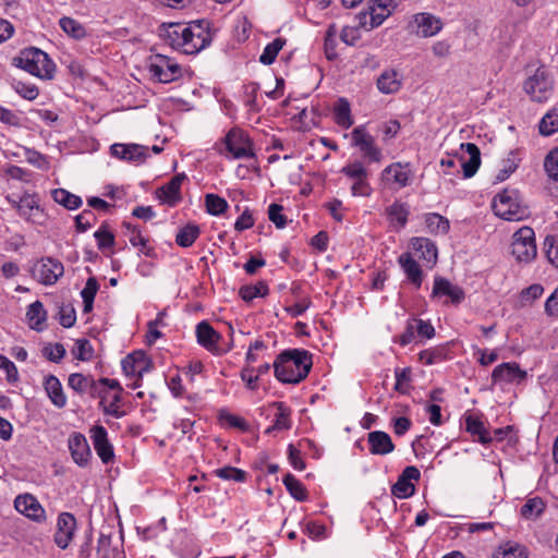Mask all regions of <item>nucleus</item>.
I'll list each match as a JSON object with an SVG mask.
<instances>
[{
    "mask_svg": "<svg viewBox=\"0 0 558 558\" xmlns=\"http://www.w3.org/2000/svg\"><path fill=\"white\" fill-rule=\"evenodd\" d=\"M312 355L305 350H287L274 362L275 377L283 384H299L312 368Z\"/></svg>",
    "mask_w": 558,
    "mask_h": 558,
    "instance_id": "1",
    "label": "nucleus"
},
{
    "mask_svg": "<svg viewBox=\"0 0 558 558\" xmlns=\"http://www.w3.org/2000/svg\"><path fill=\"white\" fill-rule=\"evenodd\" d=\"M13 64L40 80H52L56 64L49 56L35 47L24 49L13 59Z\"/></svg>",
    "mask_w": 558,
    "mask_h": 558,
    "instance_id": "2",
    "label": "nucleus"
},
{
    "mask_svg": "<svg viewBox=\"0 0 558 558\" xmlns=\"http://www.w3.org/2000/svg\"><path fill=\"white\" fill-rule=\"evenodd\" d=\"M217 151L228 159H253L256 157L253 141L246 132L232 128L221 140L215 144Z\"/></svg>",
    "mask_w": 558,
    "mask_h": 558,
    "instance_id": "3",
    "label": "nucleus"
},
{
    "mask_svg": "<svg viewBox=\"0 0 558 558\" xmlns=\"http://www.w3.org/2000/svg\"><path fill=\"white\" fill-rule=\"evenodd\" d=\"M181 35L182 38L177 50L185 54H195L211 43L209 22L206 20H196L187 23Z\"/></svg>",
    "mask_w": 558,
    "mask_h": 558,
    "instance_id": "4",
    "label": "nucleus"
},
{
    "mask_svg": "<svg viewBox=\"0 0 558 558\" xmlns=\"http://www.w3.org/2000/svg\"><path fill=\"white\" fill-rule=\"evenodd\" d=\"M492 207L496 216L508 221H519L527 215L526 208L520 203L519 192L514 189H505L497 194Z\"/></svg>",
    "mask_w": 558,
    "mask_h": 558,
    "instance_id": "5",
    "label": "nucleus"
},
{
    "mask_svg": "<svg viewBox=\"0 0 558 558\" xmlns=\"http://www.w3.org/2000/svg\"><path fill=\"white\" fill-rule=\"evenodd\" d=\"M147 69L151 77L159 83H171L182 76V68L173 59L165 54H153L147 60Z\"/></svg>",
    "mask_w": 558,
    "mask_h": 558,
    "instance_id": "6",
    "label": "nucleus"
},
{
    "mask_svg": "<svg viewBox=\"0 0 558 558\" xmlns=\"http://www.w3.org/2000/svg\"><path fill=\"white\" fill-rule=\"evenodd\" d=\"M523 88L531 100L544 102L554 93V81L544 68H538L533 75L526 78Z\"/></svg>",
    "mask_w": 558,
    "mask_h": 558,
    "instance_id": "7",
    "label": "nucleus"
},
{
    "mask_svg": "<svg viewBox=\"0 0 558 558\" xmlns=\"http://www.w3.org/2000/svg\"><path fill=\"white\" fill-rule=\"evenodd\" d=\"M511 252L514 258L520 263H530L536 257L535 233L532 228L522 227L514 232Z\"/></svg>",
    "mask_w": 558,
    "mask_h": 558,
    "instance_id": "8",
    "label": "nucleus"
},
{
    "mask_svg": "<svg viewBox=\"0 0 558 558\" xmlns=\"http://www.w3.org/2000/svg\"><path fill=\"white\" fill-rule=\"evenodd\" d=\"M352 145L357 147L368 162H380L383 151L377 146L375 137L367 132L365 125L355 126L351 132Z\"/></svg>",
    "mask_w": 558,
    "mask_h": 558,
    "instance_id": "9",
    "label": "nucleus"
},
{
    "mask_svg": "<svg viewBox=\"0 0 558 558\" xmlns=\"http://www.w3.org/2000/svg\"><path fill=\"white\" fill-rule=\"evenodd\" d=\"M33 277L41 284L52 286L64 274L63 264L52 257H45L38 260L33 269Z\"/></svg>",
    "mask_w": 558,
    "mask_h": 558,
    "instance_id": "10",
    "label": "nucleus"
},
{
    "mask_svg": "<svg viewBox=\"0 0 558 558\" xmlns=\"http://www.w3.org/2000/svg\"><path fill=\"white\" fill-rule=\"evenodd\" d=\"M197 342L207 351L215 355H222L230 351V347H222L219 344L221 336L217 332L211 325L203 320L196 325Z\"/></svg>",
    "mask_w": 558,
    "mask_h": 558,
    "instance_id": "11",
    "label": "nucleus"
},
{
    "mask_svg": "<svg viewBox=\"0 0 558 558\" xmlns=\"http://www.w3.org/2000/svg\"><path fill=\"white\" fill-rule=\"evenodd\" d=\"M526 378V372L515 362L497 365L492 373L493 385L521 384Z\"/></svg>",
    "mask_w": 558,
    "mask_h": 558,
    "instance_id": "12",
    "label": "nucleus"
},
{
    "mask_svg": "<svg viewBox=\"0 0 558 558\" xmlns=\"http://www.w3.org/2000/svg\"><path fill=\"white\" fill-rule=\"evenodd\" d=\"M409 27L411 32L421 37H432L438 34L442 28L440 19L427 12L416 13L412 16Z\"/></svg>",
    "mask_w": 558,
    "mask_h": 558,
    "instance_id": "13",
    "label": "nucleus"
},
{
    "mask_svg": "<svg viewBox=\"0 0 558 558\" xmlns=\"http://www.w3.org/2000/svg\"><path fill=\"white\" fill-rule=\"evenodd\" d=\"M420 476L421 473L416 466H407L398 477L397 482L392 485V495L399 499L411 497L415 492V486L411 483V481H417L420 480Z\"/></svg>",
    "mask_w": 558,
    "mask_h": 558,
    "instance_id": "14",
    "label": "nucleus"
},
{
    "mask_svg": "<svg viewBox=\"0 0 558 558\" xmlns=\"http://www.w3.org/2000/svg\"><path fill=\"white\" fill-rule=\"evenodd\" d=\"M75 529V517L69 512L60 513L57 521V532L54 534L56 545L61 549H65L74 536Z\"/></svg>",
    "mask_w": 558,
    "mask_h": 558,
    "instance_id": "15",
    "label": "nucleus"
},
{
    "mask_svg": "<svg viewBox=\"0 0 558 558\" xmlns=\"http://www.w3.org/2000/svg\"><path fill=\"white\" fill-rule=\"evenodd\" d=\"M14 508L33 521L41 522L46 518L45 509L31 494L19 495L14 500Z\"/></svg>",
    "mask_w": 558,
    "mask_h": 558,
    "instance_id": "16",
    "label": "nucleus"
},
{
    "mask_svg": "<svg viewBox=\"0 0 558 558\" xmlns=\"http://www.w3.org/2000/svg\"><path fill=\"white\" fill-rule=\"evenodd\" d=\"M90 438L94 449L102 463H109L113 457V447L108 440L107 429L101 425H96L90 429Z\"/></svg>",
    "mask_w": 558,
    "mask_h": 558,
    "instance_id": "17",
    "label": "nucleus"
},
{
    "mask_svg": "<svg viewBox=\"0 0 558 558\" xmlns=\"http://www.w3.org/2000/svg\"><path fill=\"white\" fill-rule=\"evenodd\" d=\"M447 296L450 303L458 305L464 298L465 293L462 288L451 283L448 279L442 277H435L432 291V298Z\"/></svg>",
    "mask_w": 558,
    "mask_h": 558,
    "instance_id": "18",
    "label": "nucleus"
},
{
    "mask_svg": "<svg viewBox=\"0 0 558 558\" xmlns=\"http://www.w3.org/2000/svg\"><path fill=\"white\" fill-rule=\"evenodd\" d=\"M111 155L132 162H143L148 156V147L138 144H113Z\"/></svg>",
    "mask_w": 558,
    "mask_h": 558,
    "instance_id": "19",
    "label": "nucleus"
},
{
    "mask_svg": "<svg viewBox=\"0 0 558 558\" xmlns=\"http://www.w3.org/2000/svg\"><path fill=\"white\" fill-rule=\"evenodd\" d=\"M185 178L184 173L174 175L168 183L157 189V198L169 206L177 205L181 201L180 190Z\"/></svg>",
    "mask_w": 558,
    "mask_h": 558,
    "instance_id": "20",
    "label": "nucleus"
},
{
    "mask_svg": "<svg viewBox=\"0 0 558 558\" xmlns=\"http://www.w3.org/2000/svg\"><path fill=\"white\" fill-rule=\"evenodd\" d=\"M69 449L72 459L80 466H86L92 456L90 448L84 435L73 433L69 438Z\"/></svg>",
    "mask_w": 558,
    "mask_h": 558,
    "instance_id": "21",
    "label": "nucleus"
},
{
    "mask_svg": "<svg viewBox=\"0 0 558 558\" xmlns=\"http://www.w3.org/2000/svg\"><path fill=\"white\" fill-rule=\"evenodd\" d=\"M68 385L71 389L78 393L88 391L92 396H98L105 400V395L101 389H98V384L90 376H85L80 373H74L69 376ZM104 401H101L102 403Z\"/></svg>",
    "mask_w": 558,
    "mask_h": 558,
    "instance_id": "22",
    "label": "nucleus"
},
{
    "mask_svg": "<svg viewBox=\"0 0 558 558\" xmlns=\"http://www.w3.org/2000/svg\"><path fill=\"white\" fill-rule=\"evenodd\" d=\"M381 179L388 184H393L396 189H403L409 185L410 171L407 169V166L395 162L383 170Z\"/></svg>",
    "mask_w": 558,
    "mask_h": 558,
    "instance_id": "23",
    "label": "nucleus"
},
{
    "mask_svg": "<svg viewBox=\"0 0 558 558\" xmlns=\"http://www.w3.org/2000/svg\"><path fill=\"white\" fill-rule=\"evenodd\" d=\"M367 442L369 446V452L375 456H386L395 450L391 437L383 430L368 433Z\"/></svg>",
    "mask_w": 558,
    "mask_h": 558,
    "instance_id": "24",
    "label": "nucleus"
},
{
    "mask_svg": "<svg viewBox=\"0 0 558 558\" xmlns=\"http://www.w3.org/2000/svg\"><path fill=\"white\" fill-rule=\"evenodd\" d=\"M17 213L27 221L35 222V217L43 213L37 194L24 193L19 198Z\"/></svg>",
    "mask_w": 558,
    "mask_h": 558,
    "instance_id": "25",
    "label": "nucleus"
},
{
    "mask_svg": "<svg viewBox=\"0 0 558 558\" xmlns=\"http://www.w3.org/2000/svg\"><path fill=\"white\" fill-rule=\"evenodd\" d=\"M398 263L403 269L407 279L415 287L420 288L423 282V271L418 265V263L412 257L410 253H402Z\"/></svg>",
    "mask_w": 558,
    "mask_h": 558,
    "instance_id": "26",
    "label": "nucleus"
},
{
    "mask_svg": "<svg viewBox=\"0 0 558 558\" xmlns=\"http://www.w3.org/2000/svg\"><path fill=\"white\" fill-rule=\"evenodd\" d=\"M461 148L469 155L468 160H464L463 158L458 159L461 163L463 175L464 178H472L477 172L481 165L480 148L473 143H463L461 144Z\"/></svg>",
    "mask_w": 558,
    "mask_h": 558,
    "instance_id": "27",
    "label": "nucleus"
},
{
    "mask_svg": "<svg viewBox=\"0 0 558 558\" xmlns=\"http://www.w3.org/2000/svg\"><path fill=\"white\" fill-rule=\"evenodd\" d=\"M121 366L126 376L137 375L141 378L147 371V361L143 352H134L122 360Z\"/></svg>",
    "mask_w": 558,
    "mask_h": 558,
    "instance_id": "28",
    "label": "nucleus"
},
{
    "mask_svg": "<svg viewBox=\"0 0 558 558\" xmlns=\"http://www.w3.org/2000/svg\"><path fill=\"white\" fill-rule=\"evenodd\" d=\"M413 250L417 253L418 257L435 264L438 257L436 244L427 238H413L411 240Z\"/></svg>",
    "mask_w": 558,
    "mask_h": 558,
    "instance_id": "29",
    "label": "nucleus"
},
{
    "mask_svg": "<svg viewBox=\"0 0 558 558\" xmlns=\"http://www.w3.org/2000/svg\"><path fill=\"white\" fill-rule=\"evenodd\" d=\"M45 390L52 402L59 409L66 404V397L63 392L60 380L54 375H48L44 381Z\"/></svg>",
    "mask_w": 558,
    "mask_h": 558,
    "instance_id": "30",
    "label": "nucleus"
},
{
    "mask_svg": "<svg viewBox=\"0 0 558 558\" xmlns=\"http://www.w3.org/2000/svg\"><path fill=\"white\" fill-rule=\"evenodd\" d=\"M402 82L396 70H385L377 78V88L383 94H395L400 90Z\"/></svg>",
    "mask_w": 558,
    "mask_h": 558,
    "instance_id": "31",
    "label": "nucleus"
},
{
    "mask_svg": "<svg viewBox=\"0 0 558 558\" xmlns=\"http://www.w3.org/2000/svg\"><path fill=\"white\" fill-rule=\"evenodd\" d=\"M386 215L395 229H402L408 222L409 206L405 203L395 202L386 208Z\"/></svg>",
    "mask_w": 558,
    "mask_h": 558,
    "instance_id": "32",
    "label": "nucleus"
},
{
    "mask_svg": "<svg viewBox=\"0 0 558 558\" xmlns=\"http://www.w3.org/2000/svg\"><path fill=\"white\" fill-rule=\"evenodd\" d=\"M271 407L277 409L272 422V428H278V430L280 432L289 430L292 427L291 409L287 407L284 402L281 401L272 402Z\"/></svg>",
    "mask_w": 558,
    "mask_h": 558,
    "instance_id": "33",
    "label": "nucleus"
},
{
    "mask_svg": "<svg viewBox=\"0 0 558 558\" xmlns=\"http://www.w3.org/2000/svg\"><path fill=\"white\" fill-rule=\"evenodd\" d=\"M333 119L339 126L345 130L352 126L354 121L351 116L350 104L345 98H339L337 101L333 108Z\"/></svg>",
    "mask_w": 558,
    "mask_h": 558,
    "instance_id": "34",
    "label": "nucleus"
},
{
    "mask_svg": "<svg viewBox=\"0 0 558 558\" xmlns=\"http://www.w3.org/2000/svg\"><path fill=\"white\" fill-rule=\"evenodd\" d=\"M51 195L56 203L69 210H75L83 204V201L78 195L70 193L65 189H54L51 192Z\"/></svg>",
    "mask_w": 558,
    "mask_h": 558,
    "instance_id": "35",
    "label": "nucleus"
},
{
    "mask_svg": "<svg viewBox=\"0 0 558 558\" xmlns=\"http://www.w3.org/2000/svg\"><path fill=\"white\" fill-rule=\"evenodd\" d=\"M26 317L32 329L37 331L43 330V324L47 318V312L43 303L40 301L33 302L27 308Z\"/></svg>",
    "mask_w": 558,
    "mask_h": 558,
    "instance_id": "36",
    "label": "nucleus"
},
{
    "mask_svg": "<svg viewBox=\"0 0 558 558\" xmlns=\"http://www.w3.org/2000/svg\"><path fill=\"white\" fill-rule=\"evenodd\" d=\"M59 25L68 36L76 40H81L87 36L85 26L70 16L61 17L59 20Z\"/></svg>",
    "mask_w": 558,
    "mask_h": 558,
    "instance_id": "37",
    "label": "nucleus"
},
{
    "mask_svg": "<svg viewBox=\"0 0 558 558\" xmlns=\"http://www.w3.org/2000/svg\"><path fill=\"white\" fill-rule=\"evenodd\" d=\"M269 293V288L265 281H258L255 284H245L239 289V295L244 302H251L255 298H265Z\"/></svg>",
    "mask_w": 558,
    "mask_h": 558,
    "instance_id": "38",
    "label": "nucleus"
},
{
    "mask_svg": "<svg viewBox=\"0 0 558 558\" xmlns=\"http://www.w3.org/2000/svg\"><path fill=\"white\" fill-rule=\"evenodd\" d=\"M424 220L428 231L433 234H447L449 231V220L437 213L426 214Z\"/></svg>",
    "mask_w": 558,
    "mask_h": 558,
    "instance_id": "39",
    "label": "nucleus"
},
{
    "mask_svg": "<svg viewBox=\"0 0 558 558\" xmlns=\"http://www.w3.org/2000/svg\"><path fill=\"white\" fill-rule=\"evenodd\" d=\"M494 558H527V550L518 543L507 542L498 547Z\"/></svg>",
    "mask_w": 558,
    "mask_h": 558,
    "instance_id": "40",
    "label": "nucleus"
},
{
    "mask_svg": "<svg viewBox=\"0 0 558 558\" xmlns=\"http://www.w3.org/2000/svg\"><path fill=\"white\" fill-rule=\"evenodd\" d=\"M201 230L196 225H186L181 228L175 236V243L181 247H190L199 236Z\"/></svg>",
    "mask_w": 558,
    "mask_h": 558,
    "instance_id": "41",
    "label": "nucleus"
},
{
    "mask_svg": "<svg viewBox=\"0 0 558 558\" xmlns=\"http://www.w3.org/2000/svg\"><path fill=\"white\" fill-rule=\"evenodd\" d=\"M283 484L289 494L298 501H305L307 499V492L305 486L294 475L288 473L283 477Z\"/></svg>",
    "mask_w": 558,
    "mask_h": 558,
    "instance_id": "42",
    "label": "nucleus"
},
{
    "mask_svg": "<svg viewBox=\"0 0 558 558\" xmlns=\"http://www.w3.org/2000/svg\"><path fill=\"white\" fill-rule=\"evenodd\" d=\"M286 39L281 37L275 38L271 43H269L263 50L259 56V62L265 65H270L275 62L279 51L286 45Z\"/></svg>",
    "mask_w": 558,
    "mask_h": 558,
    "instance_id": "43",
    "label": "nucleus"
},
{
    "mask_svg": "<svg viewBox=\"0 0 558 558\" xmlns=\"http://www.w3.org/2000/svg\"><path fill=\"white\" fill-rule=\"evenodd\" d=\"M11 87L16 94L26 100H34L39 95V89L35 84L27 83L22 80L13 78Z\"/></svg>",
    "mask_w": 558,
    "mask_h": 558,
    "instance_id": "44",
    "label": "nucleus"
},
{
    "mask_svg": "<svg viewBox=\"0 0 558 558\" xmlns=\"http://www.w3.org/2000/svg\"><path fill=\"white\" fill-rule=\"evenodd\" d=\"M466 430L473 436H477L478 441L487 444L490 441V437L482 421L474 416H468L465 420Z\"/></svg>",
    "mask_w": 558,
    "mask_h": 558,
    "instance_id": "45",
    "label": "nucleus"
},
{
    "mask_svg": "<svg viewBox=\"0 0 558 558\" xmlns=\"http://www.w3.org/2000/svg\"><path fill=\"white\" fill-rule=\"evenodd\" d=\"M214 473L217 477H219L221 480L234 481L238 483L245 482L246 477H247V474L245 471L234 468V466H230V465H226L223 468L217 469V470H215Z\"/></svg>",
    "mask_w": 558,
    "mask_h": 558,
    "instance_id": "46",
    "label": "nucleus"
},
{
    "mask_svg": "<svg viewBox=\"0 0 558 558\" xmlns=\"http://www.w3.org/2000/svg\"><path fill=\"white\" fill-rule=\"evenodd\" d=\"M124 226L132 232L129 239L130 243L134 247H140L142 254L150 256L153 248L148 246V240L142 235L141 230L136 227H132L130 223H124Z\"/></svg>",
    "mask_w": 558,
    "mask_h": 558,
    "instance_id": "47",
    "label": "nucleus"
},
{
    "mask_svg": "<svg viewBox=\"0 0 558 558\" xmlns=\"http://www.w3.org/2000/svg\"><path fill=\"white\" fill-rule=\"evenodd\" d=\"M185 26L186 24L184 23H171L165 28V40L172 48L178 49V46H180V40L182 38L181 34L184 32Z\"/></svg>",
    "mask_w": 558,
    "mask_h": 558,
    "instance_id": "48",
    "label": "nucleus"
},
{
    "mask_svg": "<svg viewBox=\"0 0 558 558\" xmlns=\"http://www.w3.org/2000/svg\"><path fill=\"white\" fill-rule=\"evenodd\" d=\"M544 509L545 504L541 498H531L521 507V515L525 519H535L543 513Z\"/></svg>",
    "mask_w": 558,
    "mask_h": 558,
    "instance_id": "49",
    "label": "nucleus"
},
{
    "mask_svg": "<svg viewBox=\"0 0 558 558\" xmlns=\"http://www.w3.org/2000/svg\"><path fill=\"white\" fill-rule=\"evenodd\" d=\"M205 206L208 214L219 216L228 208V203L225 198L216 194H207L205 196Z\"/></svg>",
    "mask_w": 558,
    "mask_h": 558,
    "instance_id": "50",
    "label": "nucleus"
},
{
    "mask_svg": "<svg viewBox=\"0 0 558 558\" xmlns=\"http://www.w3.org/2000/svg\"><path fill=\"white\" fill-rule=\"evenodd\" d=\"M539 133L545 136L553 135L558 131V112L549 111L546 113L538 125Z\"/></svg>",
    "mask_w": 558,
    "mask_h": 558,
    "instance_id": "51",
    "label": "nucleus"
},
{
    "mask_svg": "<svg viewBox=\"0 0 558 558\" xmlns=\"http://www.w3.org/2000/svg\"><path fill=\"white\" fill-rule=\"evenodd\" d=\"M395 377H396L395 390L402 395L408 393L410 383H411V368L410 367L396 368Z\"/></svg>",
    "mask_w": 558,
    "mask_h": 558,
    "instance_id": "52",
    "label": "nucleus"
},
{
    "mask_svg": "<svg viewBox=\"0 0 558 558\" xmlns=\"http://www.w3.org/2000/svg\"><path fill=\"white\" fill-rule=\"evenodd\" d=\"M99 250L111 248L114 245V234L108 229L107 225H101L94 233Z\"/></svg>",
    "mask_w": 558,
    "mask_h": 558,
    "instance_id": "53",
    "label": "nucleus"
},
{
    "mask_svg": "<svg viewBox=\"0 0 558 558\" xmlns=\"http://www.w3.org/2000/svg\"><path fill=\"white\" fill-rule=\"evenodd\" d=\"M43 355L50 362L59 363L65 356V348L63 344L48 343L43 348Z\"/></svg>",
    "mask_w": 558,
    "mask_h": 558,
    "instance_id": "54",
    "label": "nucleus"
},
{
    "mask_svg": "<svg viewBox=\"0 0 558 558\" xmlns=\"http://www.w3.org/2000/svg\"><path fill=\"white\" fill-rule=\"evenodd\" d=\"M341 172L350 179L360 180L367 178L368 171L361 161H355L344 166Z\"/></svg>",
    "mask_w": 558,
    "mask_h": 558,
    "instance_id": "55",
    "label": "nucleus"
},
{
    "mask_svg": "<svg viewBox=\"0 0 558 558\" xmlns=\"http://www.w3.org/2000/svg\"><path fill=\"white\" fill-rule=\"evenodd\" d=\"M544 247L549 263L558 268V236H546Z\"/></svg>",
    "mask_w": 558,
    "mask_h": 558,
    "instance_id": "56",
    "label": "nucleus"
},
{
    "mask_svg": "<svg viewBox=\"0 0 558 558\" xmlns=\"http://www.w3.org/2000/svg\"><path fill=\"white\" fill-rule=\"evenodd\" d=\"M418 360L425 365H433L444 360V350L430 348L418 353Z\"/></svg>",
    "mask_w": 558,
    "mask_h": 558,
    "instance_id": "57",
    "label": "nucleus"
},
{
    "mask_svg": "<svg viewBox=\"0 0 558 558\" xmlns=\"http://www.w3.org/2000/svg\"><path fill=\"white\" fill-rule=\"evenodd\" d=\"M96 221V216L92 209H85L75 217V227L78 232L87 231Z\"/></svg>",
    "mask_w": 558,
    "mask_h": 558,
    "instance_id": "58",
    "label": "nucleus"
},
{
    "mask_svg": "<svg viewBox=\"0 0 558 558\" xmlns=\"http://www.w3.org/2000/svg\"><path fill=\"white\" fill-rule=\"evenodd\" d=\"M282 210L283 207L276 203L270 204L268 207V218L278 229H282L287 225V218Z\"/></svg>",
    "mask_w": 558,
    "mask_h": 558,
    "instance_id": "59",
    "label": "nucleus"
},
{
    "mask_svg": "<svg viewBox=\"0 0 558 558\" xmlns=\"http://www.w3.org/2000/svg\"><path fill=\"white\" fill-rule=\"evenodd\" d=\"M76 322V313L75 308L71 304H64L60 307L59 311V323L64 328H70L74 326Z\"/></svg>",
    "mask_w": 558,
    "mask_h": 558,
    "instance_id": "60",
    "label": "nucleus"
},
{
    "mask_svg": "<svg viewBox=\"0 0 558 558\" xmlns=\"http://www.w3.org/2000/svg\"><path fill=\"white\" fill-rule=\"evenodd\" d=\"M73 354L77 360L88 361L93 355V348L87 339H78L75 342Z\"/></svg>",
    "mask_w": 558,
    "mask_h": 558,
    "instance_id": "61",
    "label": "nucleus"
},
{
    "mask_svg": "<svg viewBox=\"0 0 558 558\" xmlns=\"http://www.w3.org/2000/svg\"><path fill=\"white\" fill-rule=\"evenodd\" d=\"M545 170L547 174L558 182V147L551 150L545 159Z\"/></svg>",
    "mask_w": 558,
    "mask_h": 558,
    "instance_id": "62",
    "label": "nucleus"
},
{
    "mask_svg": "<svg viewBox=\"0 0 558 558\" xmlns=\"http://www.w3.org/2000/svg\"><path fill=\"white\" fill-rule=\"evenodd\" d=\"M412 322L417 336L425 339H432L435 336V328L428 320L412 318Z\"/></svg>",
    "mask_w": 558,
    "mask_h": 558,
    "instance_id": "63",
    "label": "nucleus"
},
{
    "mask_svg": "<svg viewBox=\"0 0 558 558\" xmlns=\"http://www.w3.org/2000/svg\"><path fill=\"white\" fill-rule=\"evenodd\" d=\"M0 368L5 372L9 383H15L19 379V372L15 364L2 354H0Z\"/></svg>",
    "mask_w": 558,
    "mask_h": 558,
    "instance_id": "64",
    "label": "nucleus"
}]
</instances>
